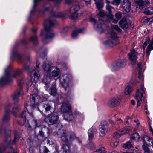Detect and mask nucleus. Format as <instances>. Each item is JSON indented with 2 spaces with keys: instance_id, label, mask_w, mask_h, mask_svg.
<instances>
[{
  "instance_id": "29",
  "label": "nucleus",
  "mask_w": 153,
  "mask_h": 153,
  "mask_svg": "<svg viewBox=\"0 0 153 153\" xmlns=\"http://www.w3.org/2000/svg\"><path fill=\"white\" fill-rule=\"evenodd\" d=\"M137 66L139 68V70L138 72V78L140 79L142 81L143 80V76L141 74V65L140 64H137Z\"/></svg>"
},
{
  "instance_id": "61",
  "label": "nucleus",
  "mask_w": 153,
  "mask_h": 153,
  "mask_svg": "<svg viewBox=\"0 0 153 153\" xmlns=\"http://www.w3.org/2000/svg\"><path fill=\"white\" fill-rule=\"evenodd\" d=\"M25 113H26V112H23L22 114H21V115H20V117L22 118H23V117H25Z\"/></svg>"
},
{
  "instance_id": "10",
  "label": "nucleus",
  "mask_w": 153,
  "mask_h": 153,
  "mask_svg": "<svg viewBox=\"0 0 153 153\" xmlns=\"http://www.w3.org/2000/svg\"><path fill=\"white\" fill-rule=\"evenodd\" d=\"M126 64V60L125 59H118L113 63V67L114 70H117L124 67Z\"/></svg>"
},
{
  "instance_id": "32",
  "label": "nucleus",
  "mask_w": 153,
  "mask_h": 153,
  "mask_svg": "<svg viewBox=\"0 0 153 153\" xmlns=\"http://www.w3.org/2000/svg\"><path fill=\"white\" fill-rule=\"evenodd\" d=\"M79 9V5H75L72 6L70 8V11L77 12Z\"/></svg>"
},
{
  "instance_id": "59",
  "label": "nucleus",
  "mask_w": 153,
  "mask_h": 153,
  "mask_svg": "<svg viewBox=\"0 0 153 153\" xmlns=\"http://www.w3.org/2000/svg\"><path fill=\"white\" fill-rule=\"evenodd\" d=\"M109 122L110 124H111L112 125H115V123L114 122V121L111 119H110L109 120Z\"/></svg>"
},
{
  "instance_id": "35",
  "label": "nucleus",
  "mask_w": 153,
  "mask_h": 153,
  "mask_svg": "<svg viewBox=\"0 0 153 153\" xmlns=\"http://www.w3.org/2000/svg\"><path fill=\"white\" fill-rule=\"evenodd\" d=\"M150 41V39L149 37H147L146 39V40L143 46V50H145L146 46L149 43Z\"/></svg>"
},
{
  "instance_id": "15",
  "label": "nucleus",
  "mask_w": 153,
  "mask_h": 153,
  "mask_svg": "<svg viewBox=\"0 0 153 153\" xmlns=\"http://www.w3.org/2000/svg\"><path fill=\"white\" fill-rule=\"evenodd\" d=\"M120 26L124 29H127L129 27V24L126 19H122L119 23Z\"/></svg>"
},
{
  "instance_id": "9",
  "label": "nucleus",
  "mask_w": 153,
  "mask_h": 153,
  "mask_svg": "<svg viewBox=\"0 0 153 153\" xmlns=\"http://www.w3.org/2000/svg\"><path fill=\"white\" fill-rule=\"evenodd\" d=\"M108 128V123L106 121H103L101 122L99 128L100 134L101 137H103L105 135Z\"/></svg>"
},
{
  "instance_id": "44",
  "label": "nucleus",
  "mask_w": 153,
  "mask_h": 153,
  "mask_svg": "<svg viewBox=\"0 0 153 153\" xmlns=\"http://www.w3.org/2000/svg\"><path fill=\"white\" fill-rule=\"evenodd\" d=\"M118 144L117 141H112L111 143V146L114 148L116 147Z\"/></svg>"
},
{
  "instance_id": "51",
  "label": "nucleus",
  "mask_w": 153,
  "mask_h": 153,
  "mask_svg": "<svg viewBox=\"0 0 153 153\" xmlns=\"http://www.w3.org/2000/svg\"><path fill=\"white\" fill-rule=\"evenodd\" d=\"M145 20H146L147 22H150L151 23L153 21V18H148L146 17H145L144 18Z\"/></svg>"
},
{
  "instance_id": "1",
  "label": "nucleus",
  "mask_w": 153,
  "mask_h": 153,
  "mask_svg": "<svg viewBox=\"0 0 153 153\" xmlns=\"http://www.w3.org/2000/svg\"><path fill=\"white\" fill-rule=\"evenodd\" d=\"M43 68L48 76L54 80L57 79L61 74L60 71L58 68L55 66H50L46 62L43 64Z\"/></svg>"
},
{
  "instance_id": "23",
  "label": "nucleus",
  "mask_w": 153,
  "mask_h": 153,
  "mask_svg": "<svg viewBox=\"0 0 153 153\" xmlns=\"http://www.w3.org/2000/svg\"><path fill=\"white\" fill-rule=\"evenodd\" d=\"M38 97L35 94H33L31 96L30 102L32 105L34 106L35 105V99Z\"/></svg>"
},
{
  "instance_id": "17",
  "label": "nucleus",
  "mask_w": 153,
  "mask_h": 153,
  "mask_svg": "<svg viewBox=\"0 0 153 153\" xmlns=\"http://www.w3.org/2000/svg\"><path fill=\"white\" fill-rule=\"evenodd\" d=\"M132 130V128L130 126H128L127 127H125L120 130H119V132H120L122 135H123L126 133L128 132L129 131Z\"/></svg>"
},
{
  "instance_id": "56",
  "label": "nucleus",
  "mask_w": 153,
  "mask_h": 153,
  "mask_svg": "<svg viewBox=\"0 0 153 153\" xmlns=\"http://www.w3.org/2000/svg\"><path fill=\"white\" fill-rule=\"evenodd\" d=\"M40 64L39 62H36V71H38L39 70V69L38 68Z\"/></svg>"
},
{
  "instance_id": "49",
  "label": "nucleus",
  "mask_w": 153,
  "mask_h": 153,
  "mask_svg": "<svg viewBox=\"0 0 153 153\" xmlns=\"http://www.w3.org/2000/svg\"><path fill=\"white\" fill-rule=\"evenodd\" d=\"M81 1V0H73L74 1H76L77 2H79ZM83 1L85 2L87 5H88L90 4V0H83Z\"/></svg>"
},
{
  "instance_id": "22",
  "label": "nucleus",
  "mask_w": 153,
  "mask_h": 153,
  "mask_svg": "<svg viewBox=\"0 0 153 153\" xmlns=\"http://www.w3.org/2000/svg\"><path fill=\"white\" fill-rule=\"evenodd\" d=\"M59 134L62 133L60 135L61 137L62 138V140L64 141H66L69 138L67 137L66 134L65 132L62 130H60L59 132Z\"/></svg>"
},
{
  "instance_id": "62",
  "label": "nucleus",
  "mask_w": 153,
  "mask_h": 153,
  "mask_svg": "<svg viewBox=\"0 0 153 153\" xmlns=\"http://www.w3.org/2000/svg\"><path fill=\"white\" fill-rule=\"evenodd\" d=\"M114 2L117 4H119L120 1V0H114Z\"/></svg>"
},
{
  "instance_id": "25",
  "label": "nucleus",
  "mask_w": 153,
  "mask_h": 153,
  "mask_svg": "<svg viewBox=\"0 0 153 153\" xmlns=\"http://www.w3.org/2000/svg\"><path fill=\"white\" fill-rule=\"evenodd\" d=\"M9 112H8V111L7 110V109H6V111H5V113L3 120V121L4 122L10 120V117Z\"/></svg>"
},
{
  "instance_id": "46",
  "label": "nucleus",
  "mask_w": 153,
  "mask_h": 153,
  "mask_svg": "<svg viewBox=\"0 0 153 153\" xmlns=\"http://www.w3.org/2000/svg\"><path fill=\"white\" fill-rule=\"evenodd\" d=\"M142 147L144 150L145 153H149L150 150L146 146L143 145V146Z\"/></svg>"
},
{
  "instance_id": "57",
  "label": "nucleus",
  "mask_w": 153,
  "mask_h": 153,
  "mask_svg": "<svg viewBox=\"0 0 153 153\" xmlns=\"http://www.w3.org/2000/svg\"><path fill=\"white\" fill-rule=\"evenodd\" d=\"M43 152L44 153H47L49 152V150L46 147H44Z\"/></svg>"
},
{
  "instance_id": "58",
  "label": "nucleus",
  "mask_w": 153,
  "mask_h": 153,
  "mask_svg": "<svg viewBox=\"0 0 153 153\" xmlns=\"http://www.w3.org/2000/svg\"><path fill=\"white\" fill-rule=\"evenodd\" d=\"M116 121L118 123H121V122H122V120L120 118H117L116 119Z\"/></svg>"
},
{
  "instance_id": "55",
  "label": "nucleus",
  "mask_w": 153,
  "mask_h": 153,
  "mask_svg": "<svg viewBox=\"0 0 153 153\" xmlns=\"http://www.w3.org/2000/svg\"><path fill=\"white\" fill-rule=\"evenodd\" d=\"M53 16L55 17H59L60 16L59 13L58 12H56L53 15Z\"/></svg>"
},
{
  "instance_id": "63",
  "label": "nucleus",
  "mask_w": 153,
  "mask_h": 153,
  "mask_svg": "<svg viewBox=\"0 0 153 153\" xmlns=\"http://www.w3.org/2000/svg\"><path fill=\"white\" fill-rule=\"evenodd\" d=\"M118 21V19H113L112 20V22L114 23H116Z\"/></svg>"
},
{
  "instance_id": "28",
  "label": "nucleus",
  "mask_w": 153,
  "mask_h": 153,
  "mask_svg": "<svg viewBox=\"0 0 153 153\" xmlns=\"http://www.w3.org/2000/svg\"><path fill=\"white\" fill-rule=\"evenodd\" d=\"M131 138L133 140L138 141L140 138V136L137 133H135L131 136Z\"/></svg>"
},
{
  "instance_id": "53",
  "label": "nucleus",
  "mask_w": 153,
  "mask_h": 153,
  "mask_svg": "<svg viewBox=\"0 0 153 153\" xmlns=\"http://www.w3.org/2000/svg\"><path fill=\"white\" fill-rule=\"evenodd\" d=\"M10 104L9 103L6 105L5 107V111H6V109L8 111V112L10 111V109H9V108L10 107Z\"/></svg>"
},
{
  "instance_id": "8",
  "label": "nucleus",
  "mask_w": 153,
  "mask_h": 153,
  "mask_svg": "<svg viewBox=\"0 0 153 153\" xmlns=\"http://www.w3.org/2000/svg\"><path fill=\"white\" fill-rule=\"evenodd\" d=\"M129 59L132 64H135L137 61L138 53L134 50L132 49L131 50L130 52L128 54Z\"/></svg>"
},
{
  "instance_id": "21",
  "label": "nucleus",
  "mask_w": 153,
  "mask_h": 153,
  "mask_svg": "<svg viewBox=\"0 0 153 153\" xmlns=\"http://www.w3.org/2000/svg\"><path fill=\"white\" fill-rule=\"evenodd\" d=\"M22 94V89L20 88V90L18 91L16 94H15L13 96V98L14 101L16 102H18V95L20 94Z\"/></svg>"
},
{
  "instance_id": "52",
  "label": "nucleus",
  "mask_w": 153,
  "mask_h": 153,
  "mask_svg": "<svg viewBox=\"0 0 153 153\" xmlns=\"http://www.w3.org/2000/svg\"><path fill=\"white\" fill-rule=\"evenodd\" d=\"M114 28L119 32H120L121 30L119 28L118 26L117 25H115L113 27Z\"/></svg>"
},
{
  "instance_id": "7",
  "label": "nucleus",
  "mask_w": 153,
  "mask_h": 153,
  "mask_svg": "<svg viewBox=\"0 0 153 153\" xmlns=\"http://www.w3.org/2000/svg\"><path fill=\"white\" fill-rule=\"evenodd\" d=\"M120 100L117 96L110 98L107 102L108 105L110 107L113 108L118 106L120 103Z\"/></svg>"
},
{
  "instance_id": "47",
  "label": "nucleus",
  "mask_w": 153,
  "mask_h": 153,
  "mask_svg": "<svg viewBox=\"0 0 153 153\" xmlns=\"http://www.w3.org/2000/svg\"><path fill=\"white\" fill-rule=\"evenodd\" d=\"M143 6H140V7H141L142 8H143L145 7V5H149V1L148 0H146L144 1H143Z\"/></svg>"
},
{
  "instance_id": "12",
  "label": "nucleus",
  "mask_w": 153,
  "mask_h": 153,
  "mask_svg": "<svg viewBox=\"0 0 153 153\" xmlns=\"http://www.w3.org/2000/svg\"><path fill=\"white\" fill-rule=\"evenodd\" d=\"M123 9L127 12L130 11L131 9V4L129 0H123L121 4Z\"/></svg>"
},
{
  "instance_id": "42",
  "label": "nucleus",
  "mask_w": 153,
  "mask_h": 153,
  "mask_svg": "<svg viewBox=\"0 0 153 153\" xmlns=\"http://www.w3.org/2000/svg\"><path fill=\"white\" fill-rule=\"evenodd\" d=\"M132 146V144H131V143L130 142H127L125 144H124L123 146V147L125 148H128L129 149Z\"/></svg>"
},
{
  "instance_id": "6",
  "label": "nucleus",
  "mask_w": 153,
  "mask_h": 153,
  "mask_svg": "<svg viewBox=\"0 0 153 153\" xmlns=\"http://www.w3.org/2000/svg\"><path fill=\"white\" fill-rule=\"evenodd\" d=\"M32 73L34 75L32 78L31 81L33 83H35V85L33 84H32L30 87V89L32 91H35L36 90V83L39 81V74L36 72L35 71H33Z\"/></svg>"
},
{
  "instance_id": "3",
  "label": "nucleus",
  "mask_w": 153,
  "mask_h": 153,
  "mask_svg": "<svg viewBox=\"0 0 153 153\" xmlns=\"http://www.w3.org/2000/svg\"><path fill=\"white\" fill-rule=\"evenodd\" d=\"M44 24L45 30L46 33L45 39H50L53 38L54 34L50 28L48 27V26L51 27L53 26V23L52 22L51 20H48L45 21Z\"/></svg>"
},
{
  "instance_id": "5",
  "label": "nucleus",
  "mask_w": 153,
  "mask_h": 153,
  "mask_svg": "<svg viewBox=\"0 0 153 153\" xmlns=\"http://www.w3.org/2000/svg\"><path fill=\"white\" fill-rule=\"evenodd\" d=\"M58 118L57 113L54 112L47 116L45 118V121L48 123L54 124L57 122Z\"/></svg>"
},
{
  "instance_id": "33",
  "label": "nucleus",
  "mask_w": 153,
  "mask_h": 153,
  "mask_svg": "<svg viewBox=\"0 0 153 153\" xmlns=\"http://www.w3.org/2000/svg\"><path fill=\"white\" fill-rule=\"evenodd\" d=\"M105 149L104 147H101L98 149L93 153H105Z\"/></svg>"
},
{
  "instance_id": "13",
  "label": "nucleus",
  "mask_w": 153,
  "mask_h": 153,
  "mask_svg": "<svg viewBox=\"0 0 153 153\" xmlns=\"http://www.w3.org/2000/svg\"><path fill=\"white\" fill-rule=\"evenodd\" d=\"M90 21L94 23V27L100 33H102L103 31L102 29V25L103 23V21L102 20H99V22L100 23V24H98L96 22L95 19L93 18L90 19Z\"/></svg>"
},
{
  "instance_id": "54",
  "label": "nucleus",
  "mask_w": 153,
  "mask_h": 153,
  "mask_svg": "<svg viewBox=\"0 0 153 153\" xmlns=\"http://www.w3.org/2000/svg\"><path fill=\"white\" fill-rule=\"evenodd\" d=\"M18 110L17 106L16 105L13 108V113L14 115H15V112H16Z\"/></svg>"
},
{
  "instance_id": "41",
  "label": "nucleus",
  "mask_w": 153,
  "mask_h": 153,
  "mask_svg": "<svg viewBox=\"0 0 153 153\" xmlns=\"http://www.w3.org/2000/svg\"><path fill=\"white\" fill-rule=\"evenodd\" d=\"M22 73V72L20 70H17L13 72L12 76L15 77L19 76Z\"/></svg>"
},
{
  "instance_id": "16",
  "label": "nucleus",
  "mask_w": 153,
  "mask_h": 153,
  "mask_svg": "<svg viewBox=\"0 0 153 153\" xmlns=\"http://www.w3.org/2000/svg\"><path fill=\"white\" fill-rule=\"evenodd\" d=\"M9 75V72L7 70H6L4 76L2 77L0 79V84H3L8 82Z\"/></svg>"
},
{
  "instance_id": "64",
  "label": "nucleus",
  "mask_w": 153,
  "mask_h": 153,
  "mask_svg": "<svg viewBox=\"0 0 153 153\" xmlns=\"http://www.w3.org/2000/svg\"><path fill=\"white\" fill-rule=\"evenodd\" d=\"M33 122L34 123H35V126L36 127L37 126V121L36 120H33Z\"/></svg>"
},
{
  "instance_id": "37",
  "label": "nucleus",
  "mask_w": 153,
  "mask_h": 153,
  "mask_svg": "<svg viewBox=\"0 0 153 153\" xmlns=\"http://www.w3.org/2000/svg\"><path fill=\"white\" fill-rule=\"evenodd\" d=\"M56 86L54 85L53 86L51 89V94L52 95H54L56 94Z\"/></svg>"
},
{
  "instance_id": "19",
  "label": "nucleus",
  "mask_w": 153,
  "mask_h": 153,
  "mask_svg": "<svg viewBox=\"0 0 153 153\" xmlns=\"http://www.w3.org/2000/svg\"><path fill=\"white\" fill-rule=\"evenodd\" d=\"M153 50V38L147 47L146 53L149 56L151 51Z\"/></svg>"
},
{
  "instance_id": "39",
  "label": "nucleus",
  "mask_w": 153,
  "mask_h": 153,
  "mask_svg": "<svg viewBox=\"0 0 153 153\" xmlns=\"http://www.w3.org/2000/svg\"><path fill=\"white\" fill-rule=\"evenodd\" d=\"M30 40L32 41L34 44H36L37 42V38L36 34L32 36L30 38Z\"/></svg>"
},
{
  "instance_id": "20",
  "label": "nucleus",
  "mask_w": 153,
  "mask_h": 153,
  "mask_svg": "<svg viewBox=\"0 0 153 153\" xmlns=\"http://www.w3.org/2000/svg\"><path fill=\"white\" fill-rule=\"evenodd\" d=\"M153 140L147 136H144L143 138V141L145 144L148 146L151 145V141Z\"/></svg>"
},
{
  "instance_id": "24",
  "label": "nucleus",
  "mask_w": 153,
  "mask_h": 153,
  "mask_svg": "<svg viewBox=\"0 0 153 153\" xmlns=\"http://www.w3.org/2000/svg\"><path fill=\"white\" fill-rule=\"evenodd\" d=\"M144 13L147 15L152 14L153 13V7H149L145 9L144 11Z\"/></svg>"
},
{
  "instance_id": "34",
  "label": "nucleus",
  "mask_w": 153,
  "mask_h": 153,
  "mask_svg": "<svg viewBox=\"0 0 153 153\" xmlns=\"http://www.w3.org/2000/svg\"><path fill=\"white\" fill-rule=\"evenodd\" d=\"M150 41V39L149 37H147L146 39V40L143 46V50H145L146 46L149 43Z\"/></svg>"
},
{
  "instance_id": "30",
  "label": "nucleus",
  "mask_w": 153,
  "mask_h": 153,
  "mask_svg": "<svg viewBox=\"0 0 153 153\" xmlns=\"http://www.w3.org/2000/svg\"><path fill=\"white\" fill-rule=\"evenodd\" d=\"M132 88L130 86H127L125 89V93L126 95L129 94L132 91Z\"/></svg>"
},
{
  "instance_id": "36",
  "label": "nucleus",
  "mask_w": 153,
  "mask_h": 153,
  "mask_svg": "<svg viewBox=\"0 0 153 153\" xmlns=\"http://www.w3.org/2000/svg\"><path fill=\"white\" fill-rule=\"evenodd\" d=\"M15 136L14 137V139L12 141L10 142V143L11 144H14L16 143V140L17 139V132L16 131H14Z\"/></svg>"
},
{
  "instance_id": "40",
  "label": "nucleus",
  "mask_w": 153,
  "mask_h": 153,
  "mask_svg": "<svg viewBox=\"0 0 153 153\" xmlns=\"http://www.w3.org/2000/svg\"><path fill=\"white\" fill-rule=\"evenodd\" d=\"M63 149L64 150L63 153H69V148L68 145H65L63 146Z\"/></svg>"
},
{
  "instance_id": "50",
  "label": "nucleus",
  "mask_w": 153,
  "mask_h": 153,
  "mask_svg": "<svg viewBox=\"0 0 153 153\" xmlns=\"http://www.w3.org/2000/svg\"><path fill=\"white\" fill-rule=\"evenodd\" d=\"M98 15L100 17H102L105 15V13L103 11L100 10Z\"/></svg>"
},
{
  "instance_id": "2",
  "label": "nucleus",
  "mask_w": 153,
  "mask_h": 153,
  "mask_svg": "<svg viewBox=\"0 0 153 153\" xmlns=\"http://www.w3.org/2000/svg\"><path fill=\"white\" fill-rule=\"evenodd\" d=\"M145 96V91L143 87H142L140 89H138L135 97V98L137 100L138 107L139 106L141 103H147Z\"/></svg>"
},
{
  "instance_id": "4",
  "label": "nucleus",
  "mask_w": 153,
  "mask_h": 153,
  "mask_svg": "<svg viewBox=\"0 0 153 153\" xmlns=\"http://www.w3.org/2000/svg\"><path fill=\"white\" fill-rule=\"evenodd\" d=\"M111 38L109 40L105 42V44L108 47H112L118 44L119 41L118 39L116 33L113 32L110 33Z\"/></svg>"
},
{
  "instance_id": "38",
  "label": "nucleus",
  "mask_w": 153,
  "mask_h": 153,
  "mask_svg": "<svg viewBox=\"0 0 153 153\" xmlns=\"http://www.w3.org/2000/svg\"><path fill=\"white\" fill-rule=\"evenodd\" d=\"M72 13L71 17L73 19H75L78 16V14L77 12L70 11Z\"/></svg>"
},
{
  "instance_id": "48",
  "label": "nucleus",
  "mask_w": 153,
  "mask_h": 153,
  "mask_svg": "<svg viewBox=\"0 0 153 153\" xmlns=\"http://www.w3.org/2000/svg\"><path fill=\"white\" fill-rule=\"evenodd\" d=\"M115 16L116 18L118 19H119L121 17V14L120 12H117L115 14Z\"/></svg>"
},
{
  "instance_id": "27",
  "label": "nucleus",
  "mask_w": 153,
  "mask_h": 153,
  "mask_svg": "<svg viewBox=\"0 0 153 153\" xmlns=\"http://www.w3.org/2000/svg\"><path fill=\"white\" fill-rule=\"evenodd\" d=\"M82 31V30L80 29L73 32L71 34V37L73 38H75L78 36V34L81 33Z\"/></svg>"
},
{
  "instance_id": "14",
  "label": "nucleus",
  "mask_w": 153,
  "mask_h": 153,
  "mask_svg": "<svg viewBox=\"0 0 153 153\" xmlns=\"http://www.w3.org/2000/svg\"><path fill=\"white\" fill-rule=\"evenodd\" d=\"M71 107L70 104L68 102H66L63 104L61 110L64 113H67L70 111Z\"/></svg>"
},
{
  "instance_id": "18",
  "label": "nucleus",
  "mask_w": 153,
  "mask_h": 153,
  "mask_svg": "<svg viewBox=\"0 0 153 153\" xmlns=\"http://www.w3.org/2000/svg\"><path fill=\"white\" fill-rule=\"evenodd\" d=\"M97 130L95 127H92L88 131V134L89 137L91 138L93 137L94 134L96 133Z\"/></svg>"
},
{
  "instance_id": "26",
  "label": "nucleus",
  "mask_w": 153,
  "mask_h": 153,
  "mask_svg": "<svg viewBox=\"0 0 153 153\" xmlns=\"http://www.w3.org/2000/svg\"><path fill=\"white\" fill-rule=\"evenodd\" d=\"M106 9L109 12V15H108V17H110L111 18L113 17V15L112 14L111 12V9L113 8V7L108 4L106 6Z\"/></svg>"
},
{
  "instance_id": "31",
  "label": "nucleus",
  "mask_w": 153,
  "mask_h": 153,
  "mask_svg": "<svg viewBox=\"0 0 153 153\" xmlns=\"http://www.w3.org/2000/svg\"><path fill=\"white\" fill-rule=\"evenodd\" d=\"M43 107L45 108V111H48L50 109L51 107L48 102H46L44 104Z\"/></svg>"
},
{
  "instance_id": "11",
  "label": "nucleus",
  "mask_w": 153,
  "mask_h": 153,
  "mask_svg": "<svg viewBox=\"0 0 153 153\" xmlns=\"http://www.w3.org/2000/svg\"><path fill=\"white\" fill-rule=\"evenodd\" d=\"M71 79V76L70 75H64L61 77V83L63 87L66 89L68 86V82Z\"/></svg>"
},
{
  "instance_id": "45",
  "label": "nucleus",
  "mask_w": 153,
  "mask_h": 153,
  "mask_svg": "<svg viewBox=\"0 0 153 153\" xmlns=\"http://www.w3.org/2000/svg\"><path fill=\"white\" fill-rule=\"evenodd\" d=\"M121 135H122L121 134H120V133L119 132V131H118L117 132H115L114 134L113 137L115 138H118L120 137Z\"/></svg>"
},
{
  "instance_id": "43",
  "label": "nucleus",
  "mask_w": 153,
  "mask_h": 153,
  "mask_svg": "<svg viewBox=\"0 0 153 153\" xmlns=\"http://www.w3.org/2000/svg\"><path fill=\"white\" fill-rule=\"evenodd\" d=\"M95 4L96 7L98 9H100L103 7V4L100 2H97L95 1Z\"/></svg>"
},
{
  "instance_id": "60",
  "label": "nucleus",
  "mask_w": 153,
  "mask_h": 153,
  "mask_svg": "<svg viewBox=\"0 0 153 153\" xmlns=\"http://www.w3.org/2000/svg\"><path fill=\"white\" fill-rule=\"evenodd\" d=\"M24 84L23 81L22 80L21 81L18 83V85L21 87Z\"/></svg>"
}]
</instances>
